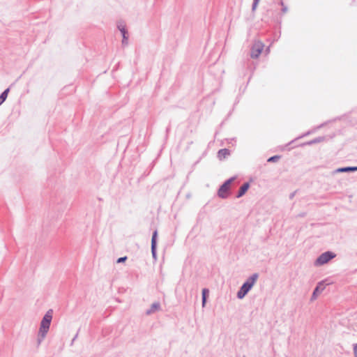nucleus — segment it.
<instances>
[{"label": "nucleus", "instance_id": "nucleus-12", "mask_svg": "<svg viewBox=\"0 0 357 357\" xmlns=\"http://www.w3.org/2000/svg\"><path fill=\"white\" fill-rule=\"evenodd\" d=\"M121 34H122V37H123L122 45L123 46L127 45H128V32H127L126 29H123L121 30Z\"/></svg>", "mask_w": 357, "mask_h": 357}, {"label": "nucleus", "instance_id": "nucleus-20", "mask_svg": "<svg viewBox=\"0 0 357 357\" xmlns=\"http://www.w3.org/2000/svg\"><path fill=\"white\" fill-rule=\"evenodd\" d=\"M78 337V332L76 333V335L74 336V337L73 338L71 342H70V346H73V344H74V342L75 341V340Z\"/></svg>", "mask_w": 357, "mask_h": 357}, {"label": "nucleus", "instance_id": "nucleus-16", "mask_svg": "<svg viewBox=\"0 0 357 357\" xmlns=\"http://www.w3.org/2000/svg\"><path fill=\"white\" fill-rule=\"evenodd\" d=\"M280 158V155H273V156H271L270 157L267 161L268 162H277L279 159Z\"/></svg>", "mask_w": 357, "mask_h": 357}, {"label": "nucleus", "instance_id": "nucleus-13", "mask_svg": "<svg viewBox=\"0 0 357 357\" xmlns=\"http://www.w3.org/2000/svg\"><path fill=\"white\" fill-rule=\"evenodd\" d=\"M10 89L8 88L4 90L0 95V105L6 100Z\"/></svg>", "mask_w": 357, "mask_h": 357}, {"label": "nucleus", "instance_id": "nucleus-18", "mask_svg": "<svg viewBox=\"0 0 357 357\" xmlns=\"http://www.w3.org/2000/svg\"><path fill=\"white\" fill-rule=\"evenodd\" d=\"M281 5H282L281 10H282V13H287L288 10V6H284L283 1H281Z\"/></svg>", "mask_w": 357, "mask_h": 357}, {"label": "nucleus", "instance_id": "nucleus-5", "mask_svg": "<svg viewBox=\"0 0 357 357\" xmlns=\"http://www.w3.org/2000/svg\"><path fill=\"white\" fill-rule=\"evenodd\" d=\"M264 44L261 42L255 43L250 50V56L252 59H257L259 56L261 54L263 49H264Z\"/></svg>", "mask_w": 357, "mask_h": 357}, {"label": "nucleus", "instance_id": "nucleus-14", "mask_svg": "<svg viewBox=\"0 0 357 357\" xmlns=\"http://www.w3.org/2000/svg\"><path fill=\"white\" fill-rule=\"evenodd\" d=\"M208 289H202V306L204 307L205 306V304L206 303V299H207V296L208 295Z\"/></svg>", "mask_w": 357, "mask_h": 357}, {"label": "nucleus", "instance_id": "nucleus-21", "mask_svg": "<svg viewBox=\"0 0 357 357\" xmlns=\"http://www.w3.org/2000/svg\"><path fill=\"white\" fill-rule=\"evenodd\" d=\"M354 353L355 354V357H357V344H354Z\"/></svg>", "mask_w": 357, "mask_h": 357}, {"label": "nucleus", "instance_id": "nucleus-4", "mask_svg": "<svg viewBox=\"0 0 357 357\" xmlns=\"http://www.w3.org/2000/svg\"><path fill=\"white\" fill-rule=\"evenodd\" d=\"M335 257V254L327 251L320 255L314 261L315 266H321L328 263L330 260Z\"/></svg>", "mask_w": 357, "mask_h": 357}, {"label": "nucleus", "instance_id": "nucleus-10", "mask_svg": "<svg viewBox=\"0 0 357 357\" xmlns=\"http://www.w3.org/2000/svg\"><path fill=\"white\" fill-rule=\"evenodd\" d=\"M357 171V167H346L338 168L335 170L336 172H350Z\"/></svg>", "mask_w": 357, "mask_h": 357}, {"label": "nucleus", "instance_id": "nucleus-2", "mask_svg": "<svg viewBox=\"0 0 357 357\" xmlns=\"http://www.w3.org/2000/svg\"><path fill=\"white\" fill-rule=\"evenodd\" d=\"M258 278L259 274L257 273H255L249 276L238 291L236 294L237 298L238 299H243L252 289Z\"/></svg>", "mask_w": 357, "mask_h": 357}, {"label": "nucleus", "instance_id": "nucleus-19", "mask_svg": "<svg viewBox=\"0 0 357 357\" xmlns=\"http://www.w3.org/2000/svg\"><path fill=\"white\" fill-rule=\"evenodd\" d=\"M126 259H127V257H121L117 259L116 262L122 263V262H124Z\"/></svg>", "mask_w": 357, "mask_h": 357}, {"label": "nucleus", "instance_id": "nucleus-7", "mask_svg": "<svg viewBox=\"0 0 357 357\" xmlns=\"http://www.w3.org/2000/svg\"><path fill=\"white\" fill-rule=\"evenodd\" d=\"M249 188H250V183H248V182L244 183L239 188L236 197L237 198H240V197H243L246 193V192L248 191Z\"/></svg>", "mask_w": 357, "mask_h": 357}, {"label": "nucleus", "instance_id": "nucleus-9", "mask_svg": "<svg viewBox=\"0 0 357 357\" xmlns=\"http://www.w3.org/2000/svg\"><path fill=\"white\" fill-rule=\"evenodd\" d=\"M160 309V304L158 302L153 303L151 305V307L146 310V314L148 315L151 314Z\"/></svg>", "mask_w": 357, "mask_h": 357}, {"label": "nucleus", "instance_id": "nucleus-15", "mask_svg": "<svg viewBox=\"0 0 357 357\" xmlns=\"http://www.w3.org/2000/svg\"><path fill=\"white\" fill-rule=\"evenodd\" d=\"M324 139V137H317V138H315L308 142L306 143V144L307 145H311V144H316V143H319L321 142H322Z\"/></svg>", "mask_w": 357, "mask_h": 357}, {"label": "nucleus", "instance_id": "nucleus-17", "mask_svg": "<svg viewBox=\"0 0 357 357\" xmlns=\"http://www.w3.org/2000/svg\"><path fill=\"white\" fill-rule=\"evenodd\" d=\"M259 2V0H253L252 6V11H255L257 7V5Z\"/></svg>", "mask_w": 357, "mask_h": 357}, {"label": "nucleus", "instance_id": "nucleus-8", "mask_svg": "<svg viewBox=\"0 0 357 357\" xmlns=\"http://www.w3.org/2000/svg\"><path fill=\"white\" fill-rule=\"evenodd\" d=\"M325 287L323 282H320L318 283L316 288L314 289L312 298L315 299L317 298V294L321 292L324 289Z\"/></svg>", "mask_w": 357, "mask_h": 357}, {"label": "nucleus", "instance_id": "nucleus-3", "mask_svg": "<svg viewBox=\"0 0 357 357\" xmlns=\"http://www.w3.org/2000/svg\"><path fill=\"white\" fill-rule=\"evenodd\" d=\"M236 179V176L231 177L225 181L223 184L220 187L218 195L222 199H227L229 197V190L230 189L231 183Z\"/></svg>", "mask_w": 357, "mask_h": 357}, {"label": "nucleus", "instance_id": "nucleus-11", "mask_svg": "<svg viewBox=\"0 0 357 357\" xmlns=\"http://www.w3.org/2000/svg\"><path fill=\"white\" fill-rule=\"evenodd\" d=\"M230 154V151L227 149H222L218 151V156L220 159H222V158H225L227 155H229Z\"/></svg>", "mask_w": 357, "mask_h": 357}, {"label": "nucleus", "instance_id": "nucleus-22", "mask_svg": "<svg viewBox=\"0 0 357 357\" xmlns=\"http://www.w3.org/2000/svg\"><path fill=\"white\" fill-rule=\"evenodd\" d=\"M118 29H119V31L121 32V30H122L123 29H126V27H125V26H124V25H123V24H119V25H118Z\"/></svg>", "mask_w": 357, "mask_h": 357}, {"label": "nucleus", "instance_id": "nucleus-1", "mask_svg": "<svg viewBox=\"0 0 357 357\" xmlns=\"http://www.w3.org/2000/svg\"><path fill=\"white\" fill-rule=\"evenodd\" d=\"M52 319V310H48L43 317L38 333V344L39 345L45 337L50 327Z\"/></svg>", "mask_w": 357, "mask_h": 357}, {"label": "nucleus", "instance_id": "nucleus-6", "mask_svg": "<svg viewBox=\"0 0 357 357\" xmlns=\"http://www.w3.org/2000/svg\"><path fill=\"white\" fill-rule=\"evenodd\" d=\"M157 236H158V231H157V230H155L152 235L151 246L152 257L155 260L157 259V253H156Z\"/></svg>", "mask_w": 357, "mask_h": 357}]
</instances>
